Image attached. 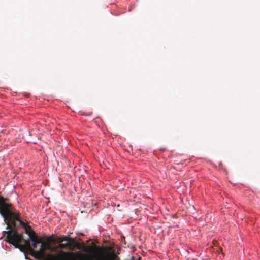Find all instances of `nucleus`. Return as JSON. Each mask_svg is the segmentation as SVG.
Masks as SVG:
<instances>
[{
  "mask_svg": "<svg viewBox=\"0 0 260 260\" xmlns=\"http://www.w3.org/2000/svg\"><path fill=\"white\" fill-rule=\"evenodd\" d=\"M7 200L2 196L0 197V214L7 225V228L12 229L6 232V241L16 247H19L23 238L22 234L18 233L17 229L20 226L25 227L26 224L20 219L19 214L13 211L12 205L6 203Z\"/></svg>",
  "mask_w": 260,
  "mask_h": 260,
  "instance_id": "1",
  "label": "nucleus"
},
{
  "mask_svg": "<svg viewBox=\"0 0 260 260\" xmlns=\"http://www.w3.org/2000/svg\"><path fill=\"white\" fill-rule=\"evenodd\" d=\"M57 248H58L57 246L54 247L50 245V248H48V250L52 251H56Z\"/></svg>",
  "mask_w": 260,
  "mask_h": 260,
  "instance_id": "7",
  "label": "nucleus"
},
{
  "mask_svg": "<svg viewBox=\"0 0 260 260\" xmlns=\"http://www.w3.org/2000/svg\"><path fill=\"white\" fill-rule=\"evenodd\" d=\"M68 240H69V236H61V237H57L56 239H55V240L51 239L50 240L54 242H56L59 244L60 243H63V242H67Z\"/></svg>",
  "mask_w": 260,
  "mask_h": 260,
  "instance_id": "5",
  "label": "nucleus"
},
{
  "mask_svg": "<svg viewBox=\"0 0 260 260\" xmlns=\"http://www.w3.org/2000/svg\"><path fill=\"white\" fill-rule=\"evenodd\" d=\"M26 233L29 236L33 248H36L38 244L42 243L41 239L36 235V233L34 231L31 233L28 230H26Z\"/></svg>",
  "mask_w": 260,
  "mask_h": 260,
  "instance_id": "3",
  "label": "nucleus"
},
{
  "mask_svg": "<svg viewBox=\"0 0 260 260\" xmlns=\"http://www.w3.org/2000/svg\"><path fill=\"white\" fill-rule=\"evenodd\" d=\"M41 243L39 250L36 253L38 256L43 258L44 260H107L104 255L96 257L80 252L74 253L60 251L57 254L46 255L45 251L50 248V244L48 242H42Z\"/></svg>",
  "mask_w": 260,
  "mask_h": 260,
  "instance_id": "2",
  "label": "nucleus"
},
{
  "mask_svg": "<svg viewBox=\"0 0 260 260\" xmlns=\"http://www.w3.org/2000/svg\"><path fill=\"white\" fill-rule=\"evenodd\" d=\"M67 242H68V249L70 250H74L75 248L76 241L74 239L69 237V240Z\"/></svg>",
  "mask_w": 260,
  "mask_h": 260,
  "instance_id": "4",
  "label": "nucleus"
},
{
  "mask_svg": "<svg viewBox=\"0 0 260 260\" xmlns=\"http://www.w3.org/2000/svg\"><path fill=\"white\" fill-rule=\"evenodd\" d=\"M68 242H67L66 243H61L58 244L57 247L60 249H68Z\"/></svg>",
  "mask_w": 260,
  "mask_h": 260,
  "instance_id": "6",
  "label": "nucleus"
},
{
  "mask_svg": "<svg viewBox=\"0 0 260 260\" xmlns=\"http://www.w3.org/2000/svg\"><path fill=\"white\" fill-rule=\"evenodd\" d=\"M27 245L30 248V243L29 241L26 242Z\"/></svg>",
  "mask_w": 260,
  "mask_h": 260,
  "instance_id": "8",
  "label": "nucleus"
}]
</instances>
